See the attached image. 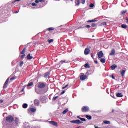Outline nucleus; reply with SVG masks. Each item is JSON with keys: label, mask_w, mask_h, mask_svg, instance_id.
<instances>
[{"label": "nucleus", "mask_w": 128, "mask_h": 128, "mask_svg": "<svg viewBox=\"0 0 128 128\" xmlns=\"http://www.w3.org/2000/svg\"><path fill=\"white\" fill-rule=\"evenodd\" d=\"M92 58L93 59L94 58V54H92Z\"/></svg>", "instance_id": "4d7b16f0"}, {"label": "nucleus", "mask_w": 128, "mask_h": 128, "mask_svg": "<svg viewBox=\"0 0 128 128\" xmlns=\"http://www.w3.org/2000/svg\"><path fill=\"white\" fill-rule=\"evenodd\" d=\"M116 68H118V66H116V64L112 65L111 66V68H112V70H116Z\"/></svg>", "instance_id": "dca6fc26"}, {"label": "nucleus", "mask_w": 128, "mask_h": 128, "mask_svg": "<svg viewBox=\"0 0 128 128\" xmlns=\"http://www.w3.org/2000/svg\"><path fill=\"white\" fill-rule=\"evenodd\" d=\"M60 62V64H68V62L66 60H62Z\"/></svg>", "instance_id": "6ab92c4d"}, {"label": "nucleus", "mask_w": 128, "mask_h": 128, "mask_svg": "<svg viewBox=\"0 0 128 128\" xmlns=\"http://www.w3.org/2000/svg\"><path fill=\"white\" fill-rule=\"evenodd\" d=\"M66 94V91H63L61 93V96H62V94Z\"/></svg>", "instance_id": "a18cd8bd"}, {"label": "nucleus", "mask_w": 128, "mask_h": 128, "mask_svg": "<svg viewBox=\"0 0 128 128\" xmlns=\"http://www.w3.org/2000/svg\"><path fill=\"white\" fill-rule=\"evenodd\" d=\"M28 60H32L34 58V57L32 56L30 54H28L27 56Z\"/></svg>", "instance_id": "2eb2a0df"}, {"label": "nucleus", "mask_w": 128, "mask_h": 128, "mask_svg": "<svg viewBox=\"0 0 128 128\" xmlns=\"http://www.w3.org/2000/svg\"><path fill=\"white\" fill-rule=\"evenodd\" d=\"M117 98H122L124 96V95L122 93H118L116 94Z\"/></svg>", "instance_id": "4468645a"}, {"label": "nucleus", "mask_w": 128, "mask_h": 128, "mask_svg": "<svg viewBox=\"0 0 128 128\" xmlns=\"http://www.w3.org/2000/svg\"><path fill=\"white\" fill-rule=\"evenodd\" d=\"M86 28H90V26L88 25L86 26Z\"/></svg>", "instance_id": "3c124183"}, {"label": "nucleus", "mask_w": 128, "mask_h": 128, "mask_svg": "<svg viewBox=\"0 0 128 128\" xmlns=\"http://www.w3.org/2000/svg\"><path fill=\"white\" fill-rule=\"evenodd\" d=\"M22 66H24V62H20V66L22 67Z\"/></svg>", "instance_id": "4c0bfd02"}, {"label": "nucleus", "mask_w": 128, "mask_h": 128, "mask_svg": "<svg viewBox=\"0 0 128 128\" xmlns=\"http://www.w3.org/2000/svg\"><path fill=\"white\" fill-rule=\"evenodd\" d=\"M114 112V110H112V112Z\"/></svg>", "instance_id": "0e129e2a"}, {"label": "nucleus", "mask_w": 128, "mask_h": 128, "mask_svg": "<svg viewBox=\"0 0 128 128\" xmlns=\"http://www.w3.org/2000/svg\"><path fill=\"white\" fill-rule=\"evenodd\" d=\"M84 67L86 68H90V64H87L84 65Z\"/></svg>", "instance_id": "5701e85b"}, {"label": "nucleus", "mask_w": 128, "mask_h": 128, "mask_svg": "<svg viewBox=\"0 0 128 128\" xmlns=\"http://www.w3.org/2000/svg\"><path fill=\"white\" fill-rule=\"evenodd\" d=\"M88 78V76L84 75H81L80 76V80H86Z\"/></svg>", "instance_id": "1a4fd4ad"}, {"label": "nucleus", "mask_w": 128, "mask_h": 128, "mask_svg": "<svg viewBox=\"0 0 128 128\" xmlns=\"http://www.w3.org/2000/svg\"><path fill=\"white\" fill-rule=\"evenodd\" d=\"M94 62L95 64H98V62L96 60H94Z\"/></svg>", "instance_id": "864d4df0"}, {"label": "nucleus", "mask_w": 128, "mask_h": 128, "mask_svg": "<svg viewBox=\"0 0 128 128\" xmlns=\"http://www.w3.org/2000/svg\"><path fill=\"white\" fill-rule=\"evenodd\" d=\"M116 54V50L114 49L112 50L111 53L110 54V56H112Z\"/></svg>", "instance_id": "f8f14e48"}, {"label": "nucleus", "mask_w": 128, "mask_h": 128, "mask_svg": "<svg viewBox=\"0 0 128 128\" xmlns=\"http://www.w3.org/2000/svg\"><path fill=\"white\" fill-rule=\"evenodd\" d=\"M36 4H38L40 2V1L38 0H36L35 1Z\"/></svg>", "instance_id": "de8ad7c7"}, {"label": "nucleus", "mask_w": 128, "mask_h": 128, "mask_svg": "<svg viewBox=\"0 0 128 128\" xmlns=\"http://www.w3.org/2000/svg\"><path fill=\"white\" fill-rule=\"evenodd\" d=\"M126 14V11H122V14Z\"/></svg>", "instance_id": "37998d69"}, {"label": "nucleus", "mask_w": 128, "mask_h": 128, "mask_svg": "<svg viewBox=\"0 0 128 128\" xmlns=\"http://www.w3.org/2000/svg\"><path fill=\"white\" fill-rule=\"evenodd\" d=\"M78 118H79V120H80V116H77Z\"/></svg>", "instance_id": "13d9d810"}, {"label": "nucleus", "mask_w": 128, "mask_h": 128, "mask_svg": "<svg viewBox=\"0 0 128 128\" xmlns=\"http://www.w3.org/2000/svg\"><path fill=\"white\" fill-rule=\"evenodd\" d=\"M76 6H80V0H77L75 2Z\"/></svg>", "instance_id": "c85d7f7f"}, {"label": "nucleus", "mask_w": 128, "mask_h": 128, "mask_svg": "<svg viewBox=\"0 0 128 128\" xmlns=\"http://www.w3.org/2000/svg\"><path fill=\"white\" fill-rule=\"evenodd\" d=\"M98 58H104V53L102 52V51L98 52Z\"/></svg>", "instance_id": "6e6552de"}, {"label": "nucleus", "mask_w": 128, "mask_h": 128, "mask_svg": "<svg viewBox=\"0 0 128 128\" xmlns=\"http://www.w3.org/2000/svg\"><path fill=\"white\" fill-rule=\"evenodd\" d=\"M34 104L36 106H39L40 104V101L38 100H36L34 101Z\"/></svg>", "instance_id": "ddd939ff"}, {"label": "nucleus", "mask_w": 128, "mask_h": 128, "mask_svg": "<svg viewBox=\"0 0 128 128\" xmlns=\"http://www.w3.org/2000/svg\"><path fill=\"white\" fill-rule=\"evenodd\" d=\"M38 6V4H36V3H32V6Z\"/></svg>", "instance_id": "ea45409f"}, {"label": "nucleus", "mask_w": 128, "mask_h": 128, "mask_svg": "<svg viewBox=\"0 0 128 128\" xmlns=\"http://www.w3.org/2000/svg\"><path fill=\"white\" fill-rule=\"evenodd\" d=\"M121 74L122 76H124V75L126 74V70H122L121 71Z\"/></svg>", "instance_id": "f3484780"}, {"label": "nucleus", "mask_w": 128, "mask_h": 128, "mask_svg": "<svg viewBox=\"0 0 128 128\" xmlns=\"http://www.w3.org/2000/svg\"><path fill=\"white\" fill-rule=\"evenodd\" d=\"M122 28H124V29H126V28H128V26H126V24H122Z\"/></svg>", "instance_id": "a878e982"}, {"label": "nucleus", "mask_w": 128, "mask_h": 128, "mask_svg": "<svg viewBox=\"0 0 128 128\" xmlns=\"http://www.w3.org/2000/svg\"><path fill=\"white\" fill-rule=\"evenodd\" d=\"M0 102L1 104H2V102H4V100H0Z\"/></svg>", "instance_id": "603ef678"}, {"label": "nucleus", "mask_w": 128, "mask_h": 128, "mask_svg": "<svg viewBox=\"0 0 128 128\" xmlns=\"http://www.w3.org/2000/svg\"><path fill=\"white\" fill-rule=\"evenodd\" d=\"M39 2H41L42 4H44V2H46V0H38Z\"/></svg>", "instance_id": "72a5a7b5"}, {"label": "nucleus", "mask_w": 128, "mask_h": 128, "mask_svg": "<svg viewBox=\"0 0 128 128\" xmlns=\"http://www.w3.org/2000/svg\"><path fill=\"white\" fill-rule=\"evenodd\" d=\"M96 24H92V28L96 27Z\"/></svg>", "instance_id": "49530a36"}, {"label": "nucleus", "mask_w": 128, "mask_h": 128, "mask_svg": "<svg viewBox=\"0 0 128 128\" xmlns=\"http://www.w3.org/2000/svg\"><path fill=\"white\" fill-rule=\"evenodd\" d=\"M48 88H47L46 89L44 90H40L38 88H36L35 92L38 94H46V92H48Z\"/></svg>", "instance_id": "f257e3e1"}, {"label": "nucleus", "mask_w": 128, "mask_h": 128, "mask_svg": "<svg viewBox=\"0 0 128 128\" xmlns=\"http://www.w3.org/2000/svg\"><path fill=\"white\" fill-rule=\"evenodd\" d=\"M50 73L47 72L44 75V78H48V76H50Z\"/></svg>", "instance_id": "7c9ffc66"}, {"label": "nucleus", "mask_w": 128, "mask_h": 128, "mask_svg": "<svg viewBox=\"0 0 128 128\" xmlns=\"http://www.w3.org/2000/svg\"><path fill=\"white\" fill-rule=\"evenodd\" d=\"M47 30L49 31V32H50L52 30H54V28H48L47 29Z\"/></svg>", "instance_id": "412c9836"}, {"label": "nucleus", "mask_w": 128, "mask_h": 128, "mask_svg": "<svg viewBox=\"0 0 128 128\" xmlns=\"http://www.w3.org/2000/svg\"><path fill=\"white\" fill-rule=\"evenodd\" d=\"M104 124H110V121H104Z\"/></svg>", "instance_id": "393cba45"}, {"label": "nucleus", "mask_w": 128, "mask_h": 128, "mask_svg": "<svg viewBox=\"0 0 128 128\" xmlns=\"http://www.w3.org/2000/svg\"><path fill=\"white\" fill-rule=\"evenodd\" d=\"M100 62H102V64H104V63H106V60L105 59H104V58H101L100 59Z\"/></svg>", "instance_id": "bb28decb"}, {"label": "nucleus", "mask_w": 128, "mask_h": 128, "mask_svg": "<svg viewBox=\"0 0 128 128\" xmlns=\"http://www.w3.org/2000/svg\"><path fill=\"white\" fill-rule=\"evenodd\" d=\"M26 58V54H24L21 56V58L22 60L23 58Z\"/></svg>", "instance_id": "e433bc0d"}, {"label": "nucleus", "mask_w": 128, "mask_h": 128, "mask_svg": "<svg viewBox=\"0 0 128 128\" xmlns=\"http://www.w3.org/2000/svg\"><path fill=\"white\" fill-rule=\"evenodd\" d=\"M68 112V109L67 108L66 110H65L64 112H63V114H66Z\"/></svg>", "instance_id": "b1692460"}, {"label": "nucleus", "mask_w": 128, "mask_h": 128, "mask_svg": "<svg viewBox=\"0 0 128 128\" xmlns=\"http://www.w3.org/2000/svg\"><path fill=\"white\" fill-rule=\"evenodd\" d=\"M90 48H86L84 50L85 56H88V54H90Z\"/></svg>", "instance_id": "423d86ee"}, {"label": "nucleus", "mask_w": 128, "mask_h": 128, "mask_svg": "<svg viewBox=\"0 0 128 128\" xmlns=\"http://www.w3.org/2000/svg\"><path fill=\"white\" fill-rule=\"evenodd\" d=\"M15 80L14 77H13V78H10V80Z\"/></svg>", "instance_id": "8fccbe9b"}, {"label": "nucleus", "mask_w": 128, "mask_h": 128, "mask_svg": "<svg viewBox=\"0 0 128 128\" xmlns=\"http://www.w3.org/2000/svg\"><path fill=\"white\" fill-rule=\"evenodd\" d=\"M111 78H112L113 80H116V78H114V75H112V76H111Z\"/></svg>", "instance_id": "09e8293b"}, {"label": "nucleus", "mask_w": 128, "mask_h": 128, "mask_svg": "<svg viewBox=\"0 0 128 128\" xmlns=\"http://www.w3.org/2000/svg\"><path fill=\"white\" fill-rule=\"evenodd\" d=\"M22 92H24V90H22Z\"/></svg>", "instance_id": "69168bd1"}, {"label": "nucleus", "mask_w": 128, "mask_h": 128, "mask_svg": "<svg viewBox=\"0 0 128 128\" xmlns=\"http://www.w3.org/2000/svg\"><path fill=\"white\" fill-rule=\"evenodd\" d=\"M93 38H94V36H93Z\"/></svg>", "instance_id": "e2e57ef3"}, {"label": "nucleus", "mask_w": 128, "mask_h": 128, "mask_svg": "<svg viewBox=\"0 0 128 128\" xmlns=\"http://www.w3.org/2000/svg\"><path fill=\"white\" fill-rule=\"evenodd\" d=\"M82 4H86V0H82Z\"/></svg>", "instance_id": "58836bf2"}, {"label": "nucleus", "mask_w": 128, "mask_h": 128, "mask_svg": "<svg viewBox=\"0 0 128 128\" xmlns=\"http://www.w3.org/2000/svg\"><path fill=\"white\" fill-rule=\"evenodd\" d=\"M10 82V78H8L6 82L4 84V88H8V82Z\"/></svg>", "instance_id": "0eeeda50"}, {"label": "nucleus", "mask_w": 128, "mask_h": 128, "mask_svg": "<svg viewBox=\"0 0 128 128\" xmlns=\"http://www.w3.org/2000/svg\"><path fill=\"white\" fill-rule=\"evenodd\" d=\"M30 128V126H28V128Z\"/></svg>", "instance_id": "052dcab7"}, {"label": "nucleus", "mask_w": 128, "mask_h": 128, "mask_svg": "<svg viewBox=\"0 0 128 128\" xmlns=\"http://www.w3.org/2000/svg\"><path fill=\"white\" fill-rule=\"evenodd\" d=\"M50 124H52V126H58V123L54 121L50 122Z\"/></svg>", "instance_id": "9b49d317"}, {"label": "nucleus", "mask_w": 128, "mask_h": 128, "mask_svg": "<svg viewBox=\"0 0 128 128\" xmlns=\"http://www.w3.org/2000/svg\"><path fill=\"white\" fill-rule=\"evenodd\" d=\"M106 22H104L103 23H102V24H101V26H106Z\"/></svg>", "instance_id": "a19ab883"}, {"label": "nucleus", "mask_w": 128, "mask_h": 128, "mask_svg": "<svg viewBox=\"0 0 128 128\" xmlns=\"http://www.w3.org/2000/svg\"><path fill=\"white\" fill-rule=\"evenodd\" d=\"M18 12H20V11H16L14 12V14H18Z\"/></svg>", "instance_id": "5fc2aeb1"}, {"label": "nucleus", "mask_w": 128, "mask_h": 128, "mask_svg": "<svg viewBox=\"0 0 128 128\" xmlns=\"http://www.w3.org/2000/svg\"><path fill=\"white\" fill-rule=\"evenodd\" d=\"M46 86V83H41L38 85V88H41L42 90Z\"/></svg>", "instance_id": "7ed1b4c3"}, {"label": "nucleus", "mask_w": 128, "mask_h": 128, "mask_svg": "<svg viewBox=\"0 0 128 128\" xmlns=\"http://www.w3.org/2000/svg\"><path fill=\"white\" fill-rule=\"evenodd\" d=\"M20 122V120H18V118H16L15 120V122L16 124H18V122Z\"/></svg>", "instance_id": "cd10ccee"}, {"label": "nucleus", "mask_w": 128, "mask_h": 128, "mask_svg": "<svg viewBox=\"0 0 128 128\" xmlns=\"http://www.w3.org/2000/svg\"><path fill=\"white\" fill-rule=\"evenodd\" d=\"M90 110V108L86 106H84L82 108V112H88Z\"/></svg>", "instance_id": "20e7f679"}, {"label": "nucleus", "mask_w": 128, "mask_h": 128, "mask_svg": "<svg viewBox=\"0 0 128 128\" xmlns=\"http://www.w3.org/2000/svg\"><path fill=\"white\" fill-rule=\"evenodd\" d=\"M10 126H12V125H10Z\"/></svg>", "instance_id": "680f3d73"}, {"label": "nucleus", "mask_w": 128, "mask_h": 128, "mask_svg": "<svg viewBox=\"0 0 128 128\" xmlns=\"http://www.w3.org/2000/svg\"><path fill=\"white\" fill-rule=\"evenodd\" d=\"M68 84H67L66 86L62 88V90H64V89L66 88H68Z\"/></svg>", "instance_id": "c03bdc74"}, {"label": "nucleus", "mask_w": 128, "mask_h": 128, "mask_svg": "<svg viewBox=\"0 0 128 128\" xmlns=\"http://www.w3.org/2000/svg\"><path fill=\"white\" fill-rule=\"evenodd\" d=\"M6 120L8 122H12L14 120V118L12 116H8L6 118Z\"/></svg>", "instance_id": "f03ea898"}, {"label": "nucleus", "mask_w": 128, "mask_h": 128, "mask_svg": "<svg viewBox=\"0 0 128 128\" xmlns=\"http://www.w3.org/2000/svg\"><path fill=\"white\" fill-rule=\"evenodd\" d=\"M20 2V0H16L15 1V2Z\"/></svg>", "instance_id": "6e6d98bb"}, {"label": "nucleus", "mask_w": 128, "mask_h": 128, "mask_svg": "<svg viewBox=\"0 0 128 128\" xmlns=\"http://www.w3.org/2000/svg\"><path fill=\"white\" fill-rule=\"evenodd\" d=\"M36 112V109L34 108H31L28 110V112Z\"/></svg>", "instance_id": "9d476101"}, {"label": "nucleus", "mask_w": 128, "mask_h": 128, "mask_svg": "<svg viewBox=\"0 0 128 128\" xmlns=\"http://www.w3.org/2000/svg\"><path fill=\"white\" fill-rule=\"evenodd\" d=\"M58 96H55L53 98V100H58Z\"/></svg>", "instance_id": "f704fd0d"}, {"label": "nucleus", "mask_w": 128, "mask_h": 128, "mask_svg": "<svg viewBox=\"0 0 128 128\" xmlns=\"http://www.w3.org/2000/svg\"><path fill=\"white\" fill-rule=\"evenodd\" d=\"M80 28H82V27L80 28H78V30H80Z\"/></svg>", "instance_id": "bf43d9fd"}, {"label": "nucleus", "mask_w": 128, "mask_h": 128, "mask_svg": "<svg viewBox=\"0 0 128 128\" xmlns=\"http://www.w3.org/2000/svg\"><path fill=\"white\" fill-rule=\"evenodd\" d=\"M33 85H34V83L30 82L27 85V86H33Z\"/></svg>", "instance_id": "473e14b6"}, {"label": "nucleus", "mask_w": 128, "mask_h": 128, "mask_svg": "<svg viewBox=\"0 0 128 128\" xmlns=\"http://www.w3.org/2000/svg\"><path fill=\"white\" fill-rule=\"evenodd\" d=\"M54 39L48 40V42L49 44H52V42H54Z\"/></svg>", "instance_id": "2f4dec72"}, {"label": "nucleus", "mask_w": 128, "mask_h": 128, "mask_svg": "<svg viewBox=\"0 0 128 128\" xmlns=\"http://www.w3.org/2000/svg\"><path fill=\"white\" fill-rule=\"evenodd\" d=\"M28 104H24L22 105L23 108H28Z\"/></svg>", "instance_id": "a211bd4d"}, {"label": "nucleus", "mask_w": 128, "mask_h": 128, "mask_svg": "<svg viewBox=\"0 0 128 128\" xmlns=\"http://www.w3.org/2000/svg\"><path fill=\"white\" fill-rule=\"evenodd\" d=\"M86 118H88V120H92V116H88V115H86Z\"/></svg>", "instance_id": "aec40b11"}, {"label": "nucleus", "mask_w": 128, "mask_h": 128, "mask_svg": "<svg viewBox=\"0 0 128 128\" xmlns=\"http://www.w3.org/2000/svg\"><path fill=\"white\" fill-rule=\"evenodd\" d=\"M26 50V48H24L23 50L21 52V54H25Z\"/></svg>", "instance_id": "4be33fe9"}, {"label": "nucleus", "mask_w": 128, "mask_h": 128, "mask_svg": "<svg viewBox=\"0 0 128 128\" xmlns=\"http://www.w3.org/2000/svg\"><path fill=\"white\" fill-rule=\"evenodd\" d=\"M96 22V20H90L87 22Z\"/></svg>", "instance_id": "c756f323"}, {"label": "nucleus", "mask_w": 128, "mask_h": 128, "mask_svg": "<svg viewBox=\"0 0 128 128\" xmlns=\"http://www.w3.org/2000/svg\"><path fill=\"white\" fill-rule=\"evenodd\" d=\"M80 120H82V122H86V118H80Z\"/></svg>", "instance_id": "c9c22d12"}, {"label": "nucleus", "mask_w": 128, "mask_h": 128, "mask_svg": "<svg viewBox=\"0 0 128 128\" xmlns=\"http://www.w3.org/2000/svg\"><path fill=\"white\" fill-rule=\"evenodd\" d=\"M94 4H90V8H94Z\"/></svg>", "instance_id": "79ce46f5"}, {"label": "nucleus", "mask_w": 128, "mask_h": 128, "mask_svg": "<svg viewBox=\"0 0 128 128\" xmlns=\"http://www.w3.org/2000/svg\"><path fill=\"white\" fill-rule=\"evenodd\" d=\"M72 124H84V122H80V120H76L71 121Z\"/></svg>", "instance_id": "39448f33"}]
</instances>
